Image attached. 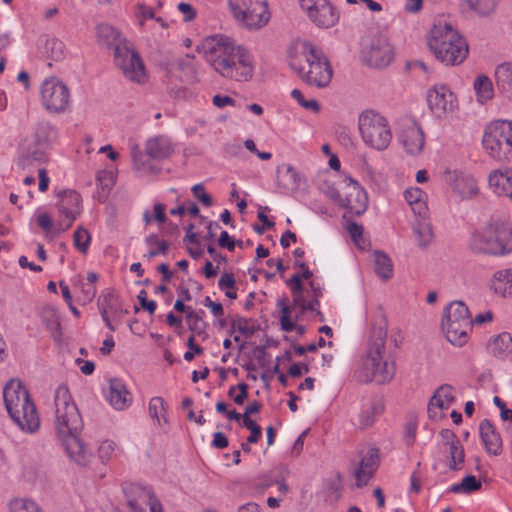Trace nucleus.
Wrapping results in <instances>:
<instances>
[{
    "label": "nucleus",
    "mask_w": 512,
    "mask_h": 512,
    "mask_svg": "<svg viewBox=\"0 0 512 512\" xmlns=\"http://www.w3.org/2000/svg\"><path fill=\"white\" fill-rule=\"evenodd\" d=\"M481 482L473 475H468L458 484H454L450 490L454 493H471L481 488Z\"/></svg>",
    "instance_id": "51"
},
{
    "label": "nucleus",
    "mask_w": 512,
    "mask_h": 512,
    "mask_svg": "<svg viewBox=\"0 0 512 512\" xmlns=\"http://www.w3.org/2000/svg\"><path fill=\"white\" fill-rule=\"evenodd\" d=\"M347 230L353 242L360 246L363 236V227L357 223H349Z\"/></svg>",
    "instance_id": "61"
},
{
    "label": "nucleus",
    "mask_w": 512,
    "mask_h": 512,
    "mask_svg": "<svg viewBox=\"0 0 512 512\" xmlns=\"http://www.w3.org/2000/svg\"><path fill=\"white\" fill-rule=\"evenodd\" d=\"M414 239L421 248L427 247L433 240L431 225L422 218L413 225Z\"/></svg>",
    "instance_id": "44"
},
{
    "label": "nucleus",
    "mask_w": 512,
    "mask_h": 512,
    "mask_svg": "<svg viewBox=\"0 0 512 512\" xmlns=\"http://www.w3.org/2000/svg\"><path fill=\"white\" fill-rule=\"evenodd\" d=\"M177 9L181 13L183 21L186 23L192 22L197 16L196 9L189 3L180 2L177 5Z\"/></svg>",
    "instance_id": "60"
},
{
    "label": "nucleus",
    "mask_w": 512,
    "mask_h": 512,
    "mask_svg": "<svg viewBox=\"0 0 512 512\" xmlns=\"http://www.w3.org/2000/svg\"><path fill=\"white\" fill-rule=\"evenodd\" d=\"M132 159L134 168L143 175H156L160 171V168L138 149L132 151Z\"/></svg>",
    "instance_id": "45"
},
{
    "label": "nucleus",
    "mask_w": 512,
    "mask_h": 512,
    "mask_svg": "<svg viewBox=\"0 0 512 512\" xmlns=\"http://www.w3.org/2000/svg\"><path fill=\"white\" fill-rule=\"evenodd\" d=\"M476 101L482 105L490 102L495 95L494 79L486 74H478L473 82Z\"/></svg>",
    "instance_id": "37"
},
{
    "label": "nucleus",
    "mask_w": 512,
    "mask_h": 512,
    "mask_svg": "<svg viewBox=\"0 0 512 512\" xmlns=\"http://www.w3.org/2000/svg\"><path fill=\"white\" fill-rule=\"evenodd\" d=\"M146 243L149 246V250L144 257L147 259H152L159 254H165L168 250L167 242L159 239L156 235H150L147 237Z\"/></svg>",
    "instance_id": "49"
},
{
    "label": "nucleus",
    "mask_w": 512,
    "mask_h": 512,
    "mask_svg": "<svg viewBox=\"0 0 512 512\" xmlns=\"http://www.w3.org/2000/svg\"><path fill=\"white\" fill-rule=\"evenodd\" d=\"M291 97L296 100L304 109L310 110L314 113H318L320 110V105L315 99L306 100L302 92L298 89L291 91Z\"/></svg>",
    "instance_id": "56"
},
{
    "label": "nucleus",
    "mask_w": 512,
    "mask_h": 512,
    "mask_svg": "<svg viewBox=\"0 0 512 512\" xmlns=\"http://www.w3.org/2000/svg\"><path fill=\"white\" fill-rule=\"evenodd\" d=\"M482 144L491 158L497 161L511 162L512 120L499 119L490 122L485 127Z\"/></svg>",
    "instance_id": "8"
},
{
    "label": "nucleus",
    "mask_w": 512,
    "mask_h": 512,
    "mask_svg": "<svg viewBox=\"0 0 512 512\" xmlns=\"http://www.w3.org/2000/svg\"><path fill=\"white\" fill-rule=\"evenodd\" d=\"M287 285L291 290L294 306L300 309L301 313L314 311L319 306V298L322 296V289L314 280L308 282V285L300 282V275H293Z\"/></svg>",
    "instance_id": "15"
},
{
    "label": "nucleus",
    "mask_w": 512,
    "mask_h": 512,
    "mask_svg": "<svg viewBox=\"0 0 512 512\" xmlns=\"http://www.w3.org/2000/svg\"><path fill=\"white\" fill-rule=\"evenodd\" d=\"M394 47L383 35L371 37L363 46L362 58L371 67L385 68L394 59Z\"/></svg>",
    "instance_id": "16"
},
{
    "label": "nucleus",
    "mask_w": 512,
    "mask_h": 512,
    "mask_svg": "<svg viewBox=\"0 0 512 512\" xmlns=\"http://www.w3.org/2000/svg\"><path fill=\"white\" fill-rule=\"evenodd\" d=\"M53 136V126L49 122H40L36 126L35 133L30 141L35 143V145H40L48 149Z\"/></svg>",
    "instance_id": "47"
},
{
    "label": "nucleus",
    "mask_w": 512,
    "mask_h": 512,
    "mask_svg": "<svg viewBox=\"0 0 512 512\" xmlns=\"http://www.w3.org/2000/svg\"><path fill=\"white\" fill-rule=\"evenodd\" d=\"M91 242V235L87 229L82 226L77 227L73 234V243L77 250L85 254L88 251Z\"/></svg>",
    "instance_id": "52"
},
{
    "label": "nucleus",
    "mask_w": 512,
    "mask_h": 512,
    "mask_svg": "<svg viewBox=\"0 0 512 512\" xmlns=\"http://www.w3.org/2000/svg\"><path fill=\"white\" fill-rule=\"evenodd\" d=\"M456 401L455 388L449 384H443L436 389L428 404V415L433 420H440L443 411L448 410Z\"/></svg>",
    "instance_id": "24"
},
{
    "label": "nucleus",
    "mask_w": 512,
    "mask_h": 512,
    "mask_svg": "<svg viewBox=\"0 0 512 512\" xmlns=\"http://www.w3.org/2000/svg\"><path fill=\"white\" fill-rule=\"evenodd\" d=\"M232 16L238 26L248 31H259L271 19L267 0H228Z\"/></svg>",
    "instance_id": "10"
},
{
    "label": "nucleus",
    "mask_w": 512,
    "mask_h": 512,
    "mask_svg": "<svg viewBox=\"0 0 512 512\" xmlns=\"http://www.w3.org/2000/svg\"><path fill=\"white\" fill-rule=\"evenodd\" d=\"M344 194V208L355 215L363 214L368 207V196L364 188L353 178L345 177L342 180Z\"/></svg>",
    "instance_id": "21"
},
{
    "label": "nucleus",
    "mask_w": 512,
    "mask_h": 512,
    "mask_svg": "<svg viewBox=\"0 0 512 512\" xmlns=\"http://www.w3.org/2000/svg\"><path fill=\"white\" fill-rule=\"evenodd\" d=\"M47 150L48 149L29 141L21 147L17 162L18 166L27 169L31 166L46 162Z\"/></svg>",
    "instance_id": "31"
},
{
    "label": "nucleus",
    "mask_w": 512,
    "mask_h": 512,
    "mask_svg": "<svg viewBox=\"0 0 512 512\" xmlns=\"http://www.w3.org/2000/svg\"><path fill=\"white\" fill-rule=\"evenodd\" d=\"M212 103L217 108H225L227 106H235V100L228 95L217 94L213 96Z\"/></svg>",
    "instance_id": "64"
},
{
    "label": "nucleus",
    "mask_w": 512,
    "mask_h": 512,
    "mask_svg": "<svg viewBox=\"0 0 512 512\" xmlns=\"http://www.w3.org/2000/svg\"><path fill=\"white\" fill-rule=\"evenodd\" d=\"M278 307L280 308V323L282 330L286 332L294 331L297 328V320L299 314H302L300 311H296L297 306L287 305L285 300L278 301Z\"/></svg>",
    "instance_id": "39"
},
{
    "label": "nucleus",
    "mask_w": 512,
    "mask_h": 512,
    "mask_svg": "<svg viewBox=\"0 0 512 512\" xmlns=\"http://www.w3.org/2000/svg\"><path fill=\"white\" fill-rule=\"evenodd\" d=\"M303 177L290 164H282L277 168V186L287 194L295 193L302 185Z\"/></svg>",
    "instance_id": "28"
},
{
    "label": "nucleus",
    "mask_w": 512,
    "mask_h": 512,
    "mask_svg": "<svg viewBox=\"0 0 512 512\" xmlns=\"http://www.w3.org/2000/svg\"><path fill=\"white\" fill-rule=\"evenodd\" d=\"M148 412L150 418L158 427H164L168 424L167 404L162 397L155 396L149 400Z\"/></svg>",
    "instance_id": "41"
},
{
    "label": "nucleus",
    "mask_w": 512,
    "mask_h": 512,
    "mask_svg": "<svg viewBox=\"0 0 512 512\" xmlns=\"http://www.w3.org/2000/svg\"><path fill=\"white\" fill-rule=\"evenodd\" d=\"M97 452L101 463L107 464L116 458L122 452V450L114 440L104 439L99 442Z\"/></svg>",
    "instance_id": "46"
},
{
    "label": "nucleus",
    "mask_w": 512,
    "mask_h": 512,
    "mask_svg": "<svg viewBox=\"0 0 512 512\" xmlns=\"http://www.w3.org/2000/svg\"><path fill=\"white\" fill-rule=\"evenodd\" d=\"M466 6L474 14L480 17L492 15L500 2V0H463Z\"/></svg>",
    "instance_id": "43"
},
{
    "label": "nucleus",
    "mask_w": 512,
    "mask_h": 512,
    "mask_svg": "<svg viewBox=\"0 0 512 512\" xmlns=\"http://www.w3.org/2000/svg\"><path fill=\"white\" fill-rule=\"evenodd\" d=\"M360 138L368 148L382 152L388 149L393 139L388 118L375 109L363 110L358 115Z\"/></svg>",
    "instance_id": "5"
},
{
    "label": "nucleus",
    "mask_w": 512,
    "mask_h": 512,
    "mask_svg": "<svg viewBox=\"0 0 512 512\" xmlns=\"http://www.w3.org/2000/svg\"><path fill=\"white\" fill-rule=\"evenodd\" d=\"M450 468L457 470L464 461V450L459 441H452L449 446Z\"/></svg>",
    "instance_id": "53"
},
{
    "label": "nucleus",
    "mask_w": 512,
    "mask_h": 512,
    "mask_svg": "<svg viewBox=\"0 0 512 512\" xmlns=\"http://www.w3.org/2000/svg\"><path fill=\"white\" fill-rule=\"evenodd\" d=\"M385 341L380 338L373 343L363 360L359 378L363 382L376 381L378 383L390 382L395 375V364L384 356Z\"/></svg>",
    "instance_id": "11"
},
{
    "label": "nucleus",
    "mask_w": 512,
    "mask_h": 512,
    "mask_svg": "<svg viewBox=\"0 0 512 512\" xmlns=\"http://www.w3.org/2000/svg\"><path fill=\"white\" fill-rule=\"evenodd\" d=\"M58 212L60 220L58 221L59 232L68 230L82 211V199L75 190H64L58 195Z\"/></svg>",
    "instance_id": "20"
},
{
    "label": "nucleus",
    "mask_w": 512,
    "mask_h": 512,
    "mask_svg": "<svg viewBox=\"0 0 512 512\" xmlns=\"http://www.w3.org/2000/svg\"><path fill=\"white\" fill-rule=\"evenodd\" d=\"M493 79L498 94L512 103V61H502L494 67Z\"/></svg>",
    "instance_id": "26"
},
{
    "label": "nucleus",
    "mask_w": 512,
    "mask_h": 512,
    "mask_svg": "<svg viewBox=\"0 0 512 512\" xmlns=\"http://www.w3.org/2000/svg\"><path fill=\"white\" fill-rule=\"evenodd\" d=\"M301 10L319 28H331L339 21L338 10L328 0H299Z\"/></svg>",
    "instance_id": "17"
},
{
    "label": "nucleus",
    "mask_w": 512,
    "mask_h": 512,
    "mask_svg": "<svg viewBox=\"0 0 512 512\" xmlns=\"http://www.w3.org/2000/svg\"><path fill=\"white\" fill-rule=\"evenodd\" d=\"M196 51L223 78L243 82L251 80L254 75L253 54L229 35H208L197 45Z\"/></svg>",
    "instance_id": "1"
},
{
    "label": "nucleus",
    "mask_w": 512,
    "mask_h": 512,
    "mask_svg": "<svg viewBox=\"0 0 512 512\" xmlns=\"http://www.w3.org/2000/svg\"><path fill=\"white\" fill-rule=\"evenodd\" d=\"M9 512H44L42 507L33 499L16 497L8 503Z\"/></svg>",
    "instance_id": "48"
},
{
    "label": "nucleus",
    "mask_w": 512,
    "mask_h": 512,
    "mask_svg": "<svg viewBox=\"0 0 512 512\" xmlns=\"http://www.w3.org/2000/svg\"><path fill=\"white\" fill-rule=\"evenodd\" d=\"M114 64L129 81L143 84L147 81L144 63L131 43L117 49L114 53Z\"/></svg>",
    "instance_id": "13"
},
{
    "label": "nucleus",
    "mask_w": 512,
    "mask_h": 512,
    "mask_svg": "<svg viewBox=\"0 0 512 512\" xmlns=\"http://www.w3.org/2000/svg\"><path fill=\"white\" fill-rule=\"evenodd\" d=\"M96 39L99 45L113 49V54L117 53L118 48L129 44L122 33L108 23H100L96 26Z\"/></svg>",
    "instance_id": "27"
},
{
    "label": "nucleus",
    "mask_w": 512,
    "mask_h": 512,
    "mask_svg": "<svg viewBox=\"0 0 512 512\" xmlns=\"http://www.w3.org/2000/svg\"><path fill=\"white\" fill-rule=\"evenodd\" d=\"M3 398L9 416L22 432L34 434L39 430V413L21 381L10 380L4 387Z\"/></svg>",
    "instance_id": "4"
},
{
    "label": "nucleus",
    "mask_w": 512,
    "mask_h": 512,
    "mask_svg": "<svg viewBox=\"0 0 512 512\" xmlns=\"http://www.w3.org/2000/svg\"><path fill=\"white\" fill-rule=\"evenodd\" d=\"M427 45L435 58L445 66L462 64L469 55V44L452 24L435 23L427 34Z\"/></svg>",
    "instance_id": "3"
},
{
    "label": "nucleus",
    "mask_w": 512,
    "mask_h": 512,
    "mask_svg": "<svg viewBox=\"0 0 512 512\" xmlns=\"http://www.w3.org/2000/svg\"><path fill=\"white\" fill-rule=\"evenodd\" d=\"M243 425L250 430V436L247 438V442L254 444L261 438L262 431L261 427L250 417H243Z\"/></svg>",
    "instance_id": "57"
},
{
    "label": "nucleus",
    "mask_w": 512,
    "mask_h": 512,
    "mask_svg": "<svg viewBox=\"0 0 512 512\" xmlns=\"http://www.w3.org/2000/svg\"><path fill=\"white\" fill-rule=\"evenodd\" d=\"M442 329L452 345L462 347L468 342L472 318L464 302L453 301L445 308Z\"/></svg>",
    "instance_id": "7"
},
{
    "label": "nucleus",
    "mask_w": 512,
    "mask_h": 512,
    "mask_svg": "<svg viewBox=\"0 0 512 512\" xmlns=\"http://www.w3.org/2000/svg\"><path fill=\"white\" fill-rule=\"evenodd\" d=\"M488 351L494 357L505 359L512 355V335L509 332H501L492 336L487 345Z\"/></svg>",
    "instance_id": "36"
},
{
    "label": "nucleus",
    "mask_w": 512,
    "mask_h": 512,
    "mask_svg": "<svg viewBox=\"0 0 512 512\" xmlns=\"http://www.w3.org/2000/svg\"><path fill=\"white\" fill-rule=\"evenodd\" d=\"M187 324L189 329L194 333L201 335L206 327V323L203 321L201 315L198 312H195L191 308L188 309V313L186 315Z\"/></svg>",
    "instance_id": "54"
},
{
    "label": "nucleus",
    "mask_w": 512,
    "mask_h": 512,
    "mask_svg": "<svg viewBox=\"0 0 512 512\" xmlns=\"http://www.w3.org/2000/svg\"><path fill=\"white\" fill-rule=\"evenodd\" d=\"M45 53L52 60L60 61L65 55V44L56 38L48 39L45 43Z\"/></svg>",
    "instance_id": "50"
},
{
    "label": "nucleus",
    "mask_w": 512,
    "mask_h": 512,
    "mask_svg": "<svg viewBox=\"0 0 512 512\" xmlns=\"http://www.w3.org/2000/svg\"><path fill=\"white\" fill-rule=\"evenodd\" d=\"M426 102L432 115L440 120L458 110L456 94L445 84H434L426 91Z\"/></svg>",
    "instance_id": "12"
},
{
    "label": "nucleus",
    "mask_w": 512,
    "mask_h": 512,
    "mask_svg": "<svg viewBox=\"0 0 512 512\" xmlns=\"http://www.w3.org/2000/svg\"><path fill=\"white\" fill-rule=\"evenodd\" d=\"M453 189L462 199H471L479 193L477 180L463 173L455 175Z\"/></svg>",
    "instance_id": "38"
},
{
    "label": "nucleus",
    "mask_w": 512,
    "mask_h": 512,
    "mask_svg": "<svg viewBox=\"0 0 512 512\" xmlns=\"http://www.w3.org/2000/svg\"><path fill=\"white\" fill-rule=\"evenodd\" d=\"M54 406V427L58 437L61 439L79 434L83 426L82 418L66 386L61 385L55 390Z\"/></svg>",
    "instance_id": "6"
},
{
    "label": "nucleus",
    "mask_w": 512,
    "mask_h": 512,
    "mask_svg": "<svg viewBox=\"0 0 512 512\" xmlns=\"http://www.w3.org/2000/svg\"><path fill=\"white\" fill-rule=\"evenodd\" d=\"M70 460L76 465L91 468L94 455L91 449L79 438V434L60 439Z\"/></svg>",
    "instance_id": "23"
},
{
    "label": "nucleus",
    "mask_w": 512,
    "mask_h": 512,
    "mask_svg": "<svg viewBox=\"0 0 512 512\" xmlns=\"http://www.w3.org/2000/svg\"><path fill=\"white\" fill-rule=\"evenodd\" d=\"M123 490L133 512H163L161 503L149 488L131 483L126 484Z\"/></svg>",
    "instance_id": "19"
},
{
    "label": "nucleus",
    "mask_w": 512,
    "mask_h": 512,
    "mask_svg": "<svg viewBox=\"0 0 512 512\" xmlns=\"http://www.w3.org/2000/svg\"><path fill=\"white\" fill-rule=\"evenodd\" d=\"M471 248L483 254L504 255L512 252V229L504 225L490 224L476 231Z\"/></svg>",
    "instance_id": "9"
},
{
    "label": "nucleus",
    "mask_w": 512,
    "mask_h": 512,
    "mask_svg": "<svg viewBox=\"0 0 512 512\" xmlns=\"http://www.w3.org/2000/svg\"><path fill=\"white\" fill-rule=\"evenodd\" d=\"M401 143L408 154H420L425 145V137L422 129L416 124L409 125L402 131Z\"/></svg>",
    "instance_id": "32"
},
{
    "label": "nucleus",
    "mask_w": 512,
    "mask_h": 512,
    "mask_svg": "<svg viewBox=\"0 0 512 512\" xmlns=\"http://www.w3.org/2000/svg\"><path fill=\"white\" fill-rule=\"evenodd\" d=\"M378 467V457L375 451L370 450L362 457L359 466L356 468L354 475L357 486L366 485Z\"/></svg>",
    "instance_id": "34"
},
{
    "label": "nucleus",
    "mask_w": 512,
    "mask_h": 512,
    "mask_svg": "<svg viewBox=\"0 0 512 512\" xmlns=\"http://www.w3.org/2000/svg\"><path fill=\"white\" fill-rule=\"evenodd\" d=\"M404 198L416 216L423 219L427 217V194L422 189L418 187L407 188L404 192Z\"/></svg>",
    "instance_id": "35"
},
{
    "label": "nucleus",
    "mask_w": 512,
    "mask_h": 512,
    "mask_svg": "<svg viewBox=\"0 0 512 512\" xmlns=\"http://www.w3.org/2000/svg\"><path fill=\"white\" fill-rule=\"evenodd\" d=\"M233 329L238 331L242 335H251L254 332L253 327L247 319H238L233 322Z\"/></svg>",
    "instance_id": "63"
},
{
    "label": "nucleus",
    "mask_w": 512,
    "mask_h": 512,
    "mask_svg": "<svg viewBox=\"0 0 512 512\" xmlns=\"http://www.w3.org/2000/svg\"><path fill=\"white\" fill-rule=\"evenodd\" d=\"M37 224L39 227L45 232L46 235H56L60 234L56 228L58 227V222L53 224L51 216L47 212H39L36 217Z\"/></svg>",
    "instance_id": "55"
},
{
    "label": "nucleus",
    "mask_w": 512,
    "mask_h": 512,
    "mask_svg": "<svg viewBox=\"0 0 512 512\" xmlns=\"http://www.w3.org/2000/svg\"><path fill=\"white\" fill-rule=\"evenodd\" d=\"M289 63L299 77L309 85L323 88L331 82L333 70L328 59L310 42L296 43L290 52Z\"/></svg>",
    "instance_id": "2"
},
{
    "label": "nucleus",
    "mask_w": 512,
    "mask_h": 512,
    "mask_svg": "<svg viewBox=\"0 0 512 512\" xmlns=\"http://www.w3.org/2000/svg\"><path fill=\"white\" fill-rule=\"evenodd\" d=\"M479 433L483 445L489 454L497 456L502 452L501 436L490 420L484 419L480 422Z\"/></svg>",
    "instance_id": "29"
},
{
    "label": "nucleus",
    "mask_w": 512,
    "mask_h": 512,
    "mask_svg": "<svg viewBox=\"0 0 512 512\" xmlns=\"http://www.w3.org/2000/svg\"><path fill=\"white\" fill-rule=\"evenodd\" d=\"M105 398L116 411L128 410L134 401L132 392L126 383L119 378H112L108 382Z\"/></svg>",
    "instance_id": "22"
},
{
    "label": "nucleus",
    "mask_w": 512,
    "mask_h": 512,
    "mask_svg": "<svg viewBox=\"0 0 512 512\" xmlns=\"http://www.w3.org/2000/svg\"><path fill=\"white\" fill-rule=\"evenodd\" d=\"M372 258L376 275L383 281L391 279L394 272V266L390 257L381 251H375L372 254Z\"/></svg>",
    "instance_id": "40"
},
{
    "label": "nucleus",
    "mask_w": 512,
    "mask_h": 512,
    "mask_svg": "<svg viewBox=\"0 0 512 512\" xmlns=\"http://www.w3.org/2000/svg\"><path fill=\"white\" fill-rule=\"evenodd\" d=\"M382 404L379 401H372L362 407L359 415V426L366 429L372 426L382 412Z\"/></svg>",
    "instance_id": "42"
},
{
    "label": "nucleus",
    "mask_w": 512,
    "mask_h": 512,
    "mask_svg": "<svg viewBox=\"0 0 512 512\" xmlns=\"http://www.w3.org/2000/svg\"><path fill=\"white\" fill-rule=\"evenodd\" d=\"M133 18L141 32H151L160 38L168 36L169 22L157 16L155 9L143 1H138L133 6Z\"/></svg>",
    "instance_id": "18"
},
{
    "label": "nucleus",
    "mask_w": 512,
    "mask_h": 512,
    "mask_svg": "<svg viewBox=\"0 0 512 512\" xmlns=\"http://www.w3.org/2000/svg\"><path fill=\"white\" fill-rule=\"evenodd\" d=\"M43 107L51 113H62L70 105V90L68 86L56 77L43 81L40 89Z\"/></svg>",
    "instance_id": "14"
},
{
    "label": "nucleus",
    "mask_w": 512,
    "mask_h": 512,
    "mask_svg": "<svg viewBox=\"0 0 512 512\" xmlns=\"http://www.w3.org/2000/svg\"><path fill=\"white\" fill-rule=\"evenodd\" d=\"M195 198H197L204 206L210 207L213 204L211 196L206 192L202 184H196L191 188Z\"/></svg>",
    "instance_id": "59"
},
{
    "label": "nucleus",
    "mask_w": 512,
    "mask_h": 512,
    "mask_svg": "<svg viewBox=\"0 0 512 512\" xmlns=\"http://www.w3.org/2000/svg\"><path fill=\"white\" fill-rule=\"evenodd\" d=\"M490 290L501 297L512 296V268L497 270L489 280Z\"/></svg>",
    "instance_id": "33"
},
{
    "label": "nucleus",
    "mask_w": 512,
    "mask_h": 512,
    "mask_svg": "<svg viewBox=\"0 0 512 512\" xmlns=\"http://www.w3.org/2000/svg\"><path fill=\"white\" fill-rule=\"evenodd\" d=\"M247 389L248 386L245 383H240L236 387L232 386L229 389V396L233 398L236 404L241 405L248 396Z\"/></svg>",
    "instance_id": "58"
},
{
    "label": "nucleus",
    "mask_w": 512,
    "mask_h": 512,
    "mask_svg": "<svg viewBox=\"0 0 512 512\" xmlns=\"http://www.w3.org/2000/svg\"><path fill=\"white\" fill-rule=\"evenodd\" d=\"M187 346L189 347L190 351L185 352L184 359L188 362L192 361L195 357V354H202L203 349L195 344V337L194 335L190 336L187 341Z\"/></svg>",
    "instance_id": "62"
},
{
    "label": "nucleus",
    "mask_w": 512,
    "mask_h": 512,
    "mask_svg": "<svg viewBox=\"0 0 512 512\" xmlns=\"http://www.w3.org/2000/svg\"><path fill=\"white\" fill-rule=\"evenodd\" d=\"M488 187L496 196L512 202V169L503 167L492 170L488 175Z\"/></svg>",
    "instance_id": "25"
},
{
    "label": "nucleus",
    "mask_w": 512,
    "mask_h": 512,
    "mask_svg": "<svg viewBox=\"0 0 512 512\" xmlns=\"http://www.w3.org/2000/svg\"><path fill=\"white\" fill-rule=\"evenodd\" d=\"M174 147L169 137L157 135L147 139L145 153L153 160H164L172 155Z\"/></svg>",
    "instance_id": "30"
}]
</instances>
